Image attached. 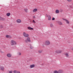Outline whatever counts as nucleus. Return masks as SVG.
<instances>
[{
	"mask_svg": "<svg viewBox=\"0 0 73 73\" xmlns=\"http://www.w3.org/2000/svg\"><path fill=\"white\" fill-rule=\"evenodd\" d=\"M10 44L11 45L13 46L16 45L17 44V42H16L15 40H11L10 42Z\"/></svg>",
	"mask_w": 73,
	"mask_h": 73,
	"instance_id": "1",
	"label": "nucleus"
},
{
	"mask_svg": "<svg viewBox=\"0 0 73 73\" xmlns=\"http://www.w3.org/2000/svg\"><path fill=\"white\" fill-rule=\"evenodd\" d=\"M23 35L25 37H28L29 36L28 34H27L25 32H24L23 33Z\"/></svg>",
	"mask_w": 73,
	"mask_h": 73,
	"instance_id": "2",
	"label": "nucleus"
},
{
	"mask_svg": "<svg viewBox=\"0 0 73 73\" xmlns=\"http://www.w3.org/2000/svg\"><path fill=\"white\" fill-rule=\"evenodd\" d=\"M50 44V41L48 40H47L45 41V44L46 45H49Z\"/></svg>",
	"mask_w": 73,
	"mask_h": 73,
	"instance_id": "3",
	"label": "nucleus"
},
{
	"mask_svg": "<svg viewBox=\"0 0 73 73\" xmlns=\"http://www.w3.org/2000/svg\"><path fill=\"white\" fill-rule=\"evenodd\" d=\"M31 42V39L30 38L28 37L27 38V39H26L25 40V42L26 43H28V42Z\"/></svg>",
	"mask_w": 73,
	"mask_h": 73,
	"instance_id": "4",
	"label": "nucleus"
},
{
	"mask_svg": "<svg viewBox=\"0 0 73 73\" xmlns=\"http://www.w3.org/2000/svg\"><path fill=\"white\" fill-rule=\"evenodd\" d=\"M38 11V9L37 8H36L34 9L33 10V12L34 13H36V12H37V11Z\"/></svg>",
	"mask_w": 73,
	"mask_h": 73,
	"instance_id": "5",
	"label": "nucleus"
},
{
	"mask_svg": "<svg viewBox=\"0 0 73 73\" xmlns=\"http://www.w3.org/2000/svg\"><path fill=\"white\" fill-rule=\"evenodd\" d=\"M55 52L57 54H58L59 53H61L62 52V51L61 50H56L55 51Z\"/></svg>",
	"mask_w": 73,
	"mask_h": 73,
	"instance_id": "6",
	"label": "nucleus"
},
{
	"mask_svg": "<svg viewBox=\"0 0 73 73\" xmlns=\"http://www.w3.org/2000/svg\"><path fill=\"white\" fill-rule=\"evenodd\" d=\"M16 22L17 23H21V20L19 19H17L16 20Z\"/></svg>",
	"mask_w": 73,
	"mask_h": 73,
	"instance_id": "7",
	"label": "nucleus"
},
{
	"mask_svg": "<svg viewBox=\"0 0 73 73\" xmlns=\"http://www.w3.org/2000/svg\"><path fill=\"white\" fill-rule=\"evenodd\" d=\"M0 69L2 71H4V68L3 66H1L0 67Z\"/></svg>",
	"mask_w": 73,
	"mask_h": 73,
	"instance_id": "8",
	"label": "nucleus"
},
{
	"mask_svg": "<svg viewBox=\"0 0 73 73\" xmlns=\"http://www.w3.org/2000/svg\"><path fill=\"white\" fill-rule=\"evenodd\" d=\"M35 66V64H32L30 65V68H33Z\"/></svg>",
	"mask_w": 73,
	"mask_h": 73,
	"instance_id": "9",
	"label": "nucleus"
},
{
	"mask_svg": "<svg viewBox=\"0 0 73 73\" xmlns=\"http://www.w3.org/2000/svg\"><path fill=\"white\" fill-rule=\"evenodd\" d=\"M7 56L8 57H11V56H12V55L11 54V53H8L7 54Z\"/></svg>",
	"mask_w": 73,
	"mask_h": 73,
	"instance_id": "10",
	"label": "nucleus"
},
{
	"mask_svg": "<svg viewBox=\"0 0 73 73\" xmlns=\"http://www.w3.org/2000/svg\"><path fill=\"white\" fill-rule=\"evenodd\" d=\"M51 19L52 18H51V16L50 15H48V20H49V21H50V20H51Z\"/></svg>",
	"mask_w": 73,
	"mask_h": 73,
	"instance_id": "11",
	"label": "nucleus"
},
{
	"mask_svg": "<svg viewBox=\"0 0 73 73\" xmlns=\"http://www.w3.org/2000/svg\"><path fill=\"white\" fill-rule=\"evenodd\" d=\"M57 23L58 24H59L60 25H62V23L61 22V21H58L57 22Z\"/></svg>",
	"mask_w": 73,
	"mask_h": 73,
	"instance_id": "12",
	"label": "nucleus"
},
{
	"mask_svg": "<svg viewBox=\"0 0 73 73\" xmlns=\"http://www.w3.org/2000/svg\"><path fill=\"white\" fill-rule=\"evenodd\" d=\"M27 29H28L29 30H33V28L31 27H28Z\"/></svg>",
	"mask_w": 73,
	"mask_h": 73,
	"instance_id": "13",
	"label": "nucleus"
},
{
	"mask_svg": "<svg viewBox=\"0 0 73 73\" xmlns=\"http://www.w3.org/2000/svg\"><path fill=\"white\" fill-rule=\"evenodd\" d=\"M28 9L27 8H24V11H25V12L26 13L28 12Z\"/></svg>",
	"mask_w": 73,
	"mask_h": 73,
	"instance_id": "14",
	"label": "nucleus"
},
{
	"mask_svg": "<svg viewBox=\"0 0 73 73\" xmlns=\"http://www.w3.org/2000/svg\"><path fill=\"white\" fill-rule=\"evenodd\" d=\"M63 73V70H58V73Z\"/></svg>",
	"mask_w": 73,
	"mask_h": 73,
	"instance_id": "15",
	"label": "nucleus"
},
{
	"mask_svg": "<svg viewBox=\"0 0 73 73\" xmlns=\"http://www.w3.org/2000/svg\"><path fill=\"white\" fill-rule=\"evenodd\" d=\"M65 55L66 57H69V54L68 53H65Z\"/></svg>",
	"mask_w": 73,
	"mask_h": 73,
	"instance_id": "16",
	"label": "nucleus"
},
{
	"mask_svg": "<svg viewBox=\"0 0 73 73\" xmlns=\"http://www.w3.org/2000/svg\"><path fill=\"white\" fill-rule=\"evenodd\" d=\"M14 73H20V71H18L17 70H14L13 71Z\"/></svg>",
	"mask_w": 73,
	"mask_h": 73,
	"instance_id": "17",
	"label": "nucleus"
},
{
	"mask_svg": "<svg viewBox=\"0 0 73 73\" xmlns=\"http://www.w3.org/2000/svg\"><path fill=\"white\" fill-rule=\"evenodd\" d=\"M6 38H10L11 37V36L9 35H6Z\"/></svg>",
	"mask_w": 73,
	"mask_h": 73,
	"instance_id": "18",
	"label": "nucleus"
},
{
	"mask_svg": "<svg viewBox=\"0 0 73 73\" xmlns=\"http://www.w3.org/2000/svg\"><path fill=\"white\" fill-rule=\"evenodd\" d=\"M64 20H65L66 23H67V24H69V21H68L66 19H64Z\"/></svg>",
	"mask_w": 73,
	"mask_h": 73,
	"instance_id": "19",
	"label": "nucleus"
},
{
	"mask_svg": "<svg viewBox=\"0 0 73 73\" xmlns=\"http://www.w3.org/2000/svg\"><path fill=\"white\" fill-rule=\"evenodd\" d=\"M30 46V49H32L33 48V46H32V45L31 44H29Z\"/></svg>",
	"mask_w": 73,
	"mask_h": 73,
	"instance_id": "20",
	"label": "nucleus"
},
{
	"mask_svg": "<svg viewBox=\"0 0 73 73\" xmlns=\"http://www.w3.org/2000/svg\"><path fill=\"white\" fill-rule=\"evenodd\" d=\"M56 13H59V10H56L55 11Z\"/></svg>",
	"mask_w": 73,
	"mask_h": 73,
	"instance_id": "21",
	"label": "nucleus"
},
{
	"mask_svg": "<svg viewBox=\"0 0 73 73\" xmlns=\"http://www.w3.org/2000/svg\"><path fill=\"white\" fill-rule=\"evenodd\" d=\"M38 53H41L42 52V50H39L38 51Z\"/></svg>",
	"mask_w": 73,
	"mask_h": 73,
	"instance_id": "22",
	"label": "nucleus"
},
{
	"mask_svg": "<svg viewBox=\"0 0 73 73\" xmlns=\"http://www.w3.org/2000/svg\"><path fill=\"white\" fill-rule=\"evenodd\" d=\"M10 15H11L10 13H8L6 14V15L7 16H10Z\"/></svg>",
	"mask_w": 73,
	"mask_h": 73,
	"instance_id": "23",
	"label": "nucleus"
},
{
	"mask_svg": "<svg viewBox=\"0 0 73 73\" xmlns=\"http://www.w3.org/2000/svg\"><path fill=\"white\" fill-rule=\"evenodd\" d=\"M0 20H5V19H4V18H1V17H0Z\"/></svg>",
	"mask_w": 73,
	"mask_h": 73,
	"instance_id": "24",
	"label": "nucleus"
},
{
	"mask_svg": "<svg viewBox=\"0 0 73 73\" xmlns=\"http://www.w3.org/2000/svg\"><path fill=\"white\" fill-rule=\"evenodd\" d=\"M50 27H53V24H52V23L50 24Z\"/></svg>",
	"mask_w": 73,
	"mask_h": 73,
	"instance_id": "25",
	"label": "nucleus"
},
{
	"mask_svg": "<svg viewBox=\"0 0 73 73\" xmlns=\"http://www.w3.org/2000/svg\"><path fill=\"white\" fill-rule=\"evenodd\" d=\"M54 73H58V71L57 70H55L54 72Z\"/></svg>",
	"mask_w": 73,
	"mask_h": 73,
	"instance_id": "26",
	"label": "nucleus"
},
{
	"mask_svg": "<svg viewBox=\"0 0 73 73\" xmlns=\"http://www.w3.org/2000/svg\"><path fill=\"white\" fill-rule=\"evenodd\" d=\"M33 23H34V24H35L36 23V22H35V20H33Z\"/></svg>",
	"mask_w": 73,
	"mask_h": 73,
	"instance_id": "27",
	"label": "nucleus"
},
{
	"mask_svg": "<svg viewBox=\"0 0 73 73\" xmlns=\"http://www.w3.org/2000/svg\"><path fill=\"white\" fill-rule=\"evenodd\" d=\"M13 71L12 70H11L9 71V73H12Z\"/></svg>",
	"mask_w": 73,
	"mask_h": 73,
	"instance_id": "28",
	"label": "nucleus"
},
{
	"mask_svg": "<svg viewBox=\"0 0 73 73\" xmlns=\"http://www.w3.org/2000/svg\"><path fill=\"white\" fill-rule=\"evenodd\" d=\"M0 52L1 53H4V52L2 50H1Z\"/></svg>",
	"mask_w": 73,
	"mask_h": 73,
	"instance_id": "29",
	"label": "nucleus"
},
{
	"mask_svg": "<svg viewBox=\"0 0 73 73\" xmlns=\"http://www.w3.org/2000/svg\"><path fill=\"white\" fill-rule=\"evenodd\" d=\"M55 20V18L54 17H53L52 19V20Z\"/></svg>",
	"mask_w": 73,
	"mask_h": 73,
	"instance_id": "30",
	"label": "nucleus"
},
{
	"mask_svg": "<svg viewBox=\"0 0 73 73\" xmlns=\"http://www.w3.org/2000/svg\"><path fill=\"white\" fill-rule=\"evenodd\" d=\"M18 54L19 55H21V53L20 52H19Z\"/></svg>",
	"mask_w": 73,
	"mask_h": 73,
	"instance_id": "31",
	"label": "nucleus"
},
{
	"mask_svg": "<svg viewBox=\"0 0 73 73\" xmlns=\"http://www.w3.org/2000/svg\"><path fill=\"white\" fill-rule=\"evenodd\" d=\"M67 1H68L70 2V1H72V0H67Z\"/></svg>",
	"mask_w": 73,
	"mask_h": 73,
	"instance_id": "32",
	"label": "nucleus"
},
{
	"mask_svg": "<svg viewBox=\"0 0 73 73\" xmlns=\"http://www.w3.org/2000/svg\"><path fill=\"white\" fill-rule=\"evenodd\" d=\"M0 27L1 28H3V26L2 25L0 26Z\"/></svg>",
	"mask_w": 73,
	"mask_h": 73,
	"instance_id": "33",
	"label": "nucleus"
},
{
	"mask_svg": "<svg viewBox=\"0 0 73 73\" xmlns=\"http://www.w3.org/2000/svg\"><path fill=\"white\" fill-rule=\"evenodd\" d=\"M33 19H35V16H33Z\"/></svg>",
	"mask_w": 73,
	"mask_h": 73,
	"instance_id": "34",
	"label": "nucleus"
},
{
	"mask_svg": "<svg viewBox=\"0 0 73 73\" xmlns=\"http://www.w3.org/2000/svg\"><path fill=\"white\" fill-rule=\"evenodd\" d=\"M49 16V15H46V17H48V16Z\"/></svg>",
	"mask_w": 73,
	"mask_h": 73,
	"instance_id": "35",
	"label": "nucleus"
},
{
	"mask_svg": "<svg viewBox=\"0 0 73 73\" xmlns=\"http://www.w3.org/2000/svg\"><path fill=\"white\" fill-rule=\"evenodd\" d=\"M72 28L73 29V26H72Z\"/></svg>",
	"mask_w": 73,
	"mask_h": 73,
	"instance_id": "36",
	"label": "nucleus"
}]
</instances>
